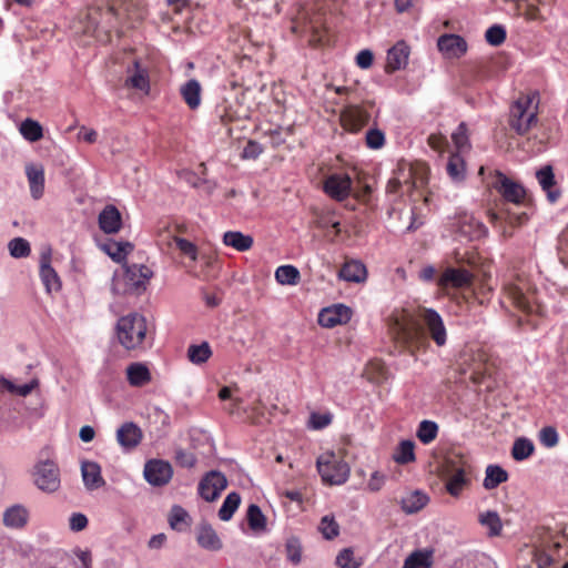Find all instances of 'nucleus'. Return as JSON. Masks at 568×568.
<instances>
[{"label":"nucleus","instance_id":"338daca9","mask_svg":"<svg viewBox=\"0 0 568 568\" xmlns=\"http://www.w3.org/2000/svg\"><path fill=\"white\" fill-rule=\"evenodd\" d=\"M88 525V518L85 515L81 513H74L71 515L69 519V526L73 531H81Z\"/></svg>","mask_w":568,"mask_h":568},{"label":"nucleus","instance_id":"412c9836","mask_svg":"<svg viewBox=\"0 0 568 568\" xmlns=\"http://www.w3.org/2000/svg\"><path fill=\"white\" fill-rule=\"evenodd\" d=\"M495 187L501 193L503 197L514 204H519L525 197V190L521 185L510 181L504 174L498 173V181Z\"/></svg>","mask_w":568,"mask_h":568},{"label":"nucleus","instance_id":"c85d7f7f","mask_svg":"<svg viewBox=\"0 0 568 568\" xmlns=\"http://www.w3.org/2000/svg\"><path fill=\"white\" fill-rule=\"evenodd\" d=\"M99 246L116 263L125 261L126 256L133 251V245L130 242H118L113 240H109Z\"/></svg>","mask_w":568,"mask_h":568},{"label":"nucleus","instance_id":"58836bf2","mask_svg":"<svg viewBox=\"0 0 568 568\" xmlns=\"http://www.w3.org/2000/svg\"><path fill=\"white\" fill-rule=\"evenodd\" d=\"M28 518L27 510L21 506L8 508L3 514V523L7 527L20 528L26 525Z\"/></svg>","mask_w":568,"mask_h":568},{"label":"nucleus","instance_id":"f8f14e48","mask_svg":"<svg viewBox=\"0 0 568 568\" xmlns=\"http://www.w3.org/2000/svg\"><path fill=\"white\" fill-rule=\"evenodd\" d=\"M226 486L227 480L225 476L220 471L212 470L200 481L199 494L206 501H213L221 495Z\"/></svg>","mask_w":568,"mask_h":568},{"label":"nucleus","instance_id":"cd10ccee","mask_svg":"<svg viewBox=\"0 0 568 568\" xmlns=\"http://www.w3.org/2000/svg\"><path fill=\"white\" fill-rule=\"evenodd\" d=\"M40 277L48 293L58 292L61 288L60 277L50 264V257L43 255L40 262Z\"/></svg>","mask_w":568,"mask_h":568},{"label":"nucleus","instance_id":"680f3d73","mask_svg":"<svg viewBox=\"0 0 568 568\" xmlns=\"http://www.w3.org/2000/svg\"><path fill=\"white\" fill-rule=\"evenodd\" d=\"M385 143V135L378 129H371L366 133V144L368 148L377 150Z\"/></svg>","mask_w":568,"mask_h":568},{"label":"nucleus","instance_id":"6ab92c4d","mask_svg":"<svg viewBox=\"0 0 568 568\" xmlns=\"http://www.w3.org/2000/svg\"><path fill=\"white\" fill-rule=\"evenodd\" d=\"M142 437L141 428L132 422L124 423L116 430V440L126 450L135 448L141 443Z\"/></svg>","mask_w":568,"mask_h":568},{"label":"nucleus","instance_id":"c9c22d12","mask_svg":"<svg viewBox=\"0 0 568 568\" xmlns=\"http://www.w3.org/2000/svg\"><path fill=\"white\" fill-rule=\"evenodd\" d=\"M274 277L281 285H297L301 281V273L294 265H281L275 270Z\"/></svg>","mask_w":568,"mask_h":568},{"label":"nucleus","instance_id":"2eb2a0df","mask_svg":"<svg viewBox=\"0 0 568 568\" xmlns=\"http://www.w3.org/2000/svg\"><path fill=\"white\" fill-rule=\"evenodd\" d=\"M369 118V113L358 105H347L341 113L343 126L351 132L359 131L368 123Z\"/></svg>","mask_w":568,"mask_h":568},{"label":"nucleus","instance_id":"7c9ffc66","mask_svg":"<svg viewBox=\"0 0 568 568\" xmlns=\"http://www.w3.org/2000/svg\"><path fill=\"white\" fill-rule=\"evenodd\" d=\"M223 243L239 252L248 251L253 246V237L239 231H227L223 235Z\"/></svg>","mask_w":568,"mask_h":568},{"label":"nucleus","instance_id":"13d9d810","mask_svg":"<svg viewBox=\"0 0 568 568\" xmlns=\"http://www.w3.org/2000/svg\"><path fill=\"white\" fill-rule=\"evenodd\" d=\"M486 41L491 45H500L506 39V30L501 26H493L485 33Z\"/></svg>","mask_w":568,"mask_h":568},{"label":"nucleus","instance_id":"20e7f679","mask_svg":"<svg viewBox=\"0 0 568 568\" xmlns=\"http://www.w3.org/2000/svg\"><path fill=\"white\" fill-rule=\"evenodd\" d=\"M392 329L395 338L404 344L412 353L414 349L420 348L427 343L418 322L407 311L394 314Z\"/></svg>","mask_w":568,"mask_h":568},{"label":"nucleus","instance_id":"393cba45","mask_svg":"<svg viewBox=\"0 0 568 568\" xmlns=\"http://www.w3.org/2000/svg\"><path fill=\"white\" fill-rule=\"evenodd\" d=\"M338 276L346 282L363 283L367 278V270L361 261L351 260L344 263Z\"/></svg>","mask_w":568,"mask_h":568},{"label":"nucleus","instance_id":"4c0bfd02","mask_svg":"<svg viewBox=\"0 0 568 568\" xmlns=\"http://www.w3.org/2000/svg\"><path fill=\"white\" fill-rule=\"evenodd\" d=\"M508 479V474L501 467L496 465H489L486 468L485 478H484V487L488 490L496 488L500 484L505 483Z\"/></svg>","mask_w":568,"mask_h":568},{"label":"nucleus","instance_id":"f03ea898","mask_svg":"<svg viewBox=\"0 0 568 568\" xmlns=\"http://www.w3.org/2000/svg\"><path fill=\"white\" fill-rule=\"evenodd\" d=\"M470 470L469 463L462 455L449 454L445 457L440 466V476L450 496L459 497L470 484Z\"/></svg>","mask_w":568,"mask_h":568},{"label":"nucleus","instance_id":"423d86ee","mask_svg":"<svg viewBox=\"0 0 568 568\" xmlns=\"http://www.w3.org/2000/svg\"><path fill=\"white\" fill-rule=\"evenodd\" d=\"M316 467L322 480L328 485H343L351 473L348 464L332 450L324 452L317 457Z\"/></svg>","mask_w":568,"mask_h":568},{"label":"nucleus","instance_id":"4468645a","mask_svg":"<svg viewBox=\"0 0 568 568\" xmlns=\"http://www.w3.org/2000/svg\"><path fill=\"white\" fill-rule=\"evenodd\" d=\"M352 180L346 174H332L324 182L325 193L336 201L345 200L351 192Z\"/></svg>","mask_w":568,"mask_h":568},{"label":"nucleus","instance_id":"3c124183","mask_svg":"<svg viewBox=\"0 0 568 568\" xmlns=\"http://www.w3.org/2000/svg\"><path fill=\"white\" fill-rule=\"evenodd\" d=\"M447 173L456 181L460 182L465 178V164L459 154H453L447 163Z\"/></svg>","mask_w":568,"mask_h":568},{"label":"nucleus","instance_id":"9b49d317","mask_svg":"<svg viewBox=\"0 0 568 568\" xmlns=\"http://www.w3.org/2000/svg\"><path fill=\"white\" fill-rule=\"evenodd\" d=\"M143 475L150 485L160 487L166 485L171 480L173 476V468L169 462L151 459L145 464Z\"/></svg>","mask_w":568,"mask_h":568},{"label":"nucleus","instance_id":"774afa93","mask_svg":"<svg viewBox=\"0 0 568 568\" xmlns=\"http://www.w3.org/2000/svg\"><path fill=\"white\" fill-rule=\"evenodd\" d=\"M384 484L385 476L379 471H374L367 481V489L372 493H377L383 488Z\"/></svg>","mask_w":568,"mask_h":568},{"label":"nucleus","instance_id":"473e14b6","mask_svg":"<svg viewBox=\"0 0 568 568\" xmlns=\"http://www.w3.org/2000/svg\"><path fill=\"white\" fill-rule=\"evenodd\" d=\"M536 178L542 187V190L547 193L548 200L554 203L559 197V192L551 190L555 184V175L551 166L547 165L541 168L536 172Z\"/></svg>","mask_w":568,"mask_h":568},{"label":"nucleus","instance_id":"49530a36","mask_svg":"<svg viewBox=\"0 0 568 568\" xmlns=\"http://www.w3.org/2000/svg\"><path fill=\"white\" fill-rule=\"evenodd\" d=\"M241 503V497L237 493H230L224 499L220 510L219 517L223 521H227L232 518L235 510L239 508Z\"/></svg>","mask_w":568,"mask_h":568},{"label":"nucleus","instance_id":"0eeeda50","mask_svg":"<svg viewBox=\"0 0 568 568\" xmlns=\"http://www.w3.org/2000/svg\"><path fill=\"white\" fill-rule=\"evenodd\" d=\"M537 93L518 98L510 109V126L518 133L525 134L537 121Z\"/></svg>","mask_w":568,"mask_h":568},{"label":"nucleus","instance_id":"c756f323","mask_svg":"<svg viewBox=\"0 0 568 568\" xmlns=\"http://www.w3.org/2000/svg\"><path fill=\"white\" fill-rule=\"evenodd\" d=\"M196 540L202 548L211 551H217L223 546L216 531L209 525H203L197 529Z\"/></svg>","mask_w":568,"mask_h":568},{"label":"nucleus","instance_id":"864d4df0","mask_svg":"<svg viewBox=\"0 0 568 568\" xmlns=\"http://www.w3.org/2000/svg\"><path fill=\"white\" fill-rule=\"evenodd\" d=\"M8 247L11 256L16 258L26 257L31 252L29 242L22 237L11 240Z\"/></svg>","mask_w":568,"mask_h":568},{"label":"nucleus","instance_id":"72a5a7b5","mask_svg":"<svg viewBox=\"0 0 568 568\" xmlns=\"http://www.w3.org/2000/svg\"><path fill=\"white\" fill-rule=\"evenodd\" d=\"M428 503V497L419 490H415L406 495L400 500V506L404 513L415 514L423 509Z\"/></svg>","mask_w":568,"mask_h":568},{"label":"nucleus","instance_id":"5fc2aeb1","mask_svg":"<svg viewBox=\"0 0 568 568\" xmlns=\"http://www.w3.org/2000/svg\"><path fill=\"white\" fill-rule=\"evenodd\" d=\"M172 242L179 248V251L192 262L197 260V247L194 243L178 236L172 237Z\"/></svg>","mask_w":568,"mask_h":568},{"label":"nucleus","instance_id":"8fccbe9b","mask_svg":"<svg viewBox=\"0 0 568 568\" xmlns=\"http://www.w3.org/2000/svg\"><path fill=\"white\" fill-rule=\"evenodd\" d=\"M307 31L310 32V42L313 45H320L325 42V28L320 17L308 22Z\"/></svg>","mask_w":568,"mask_h":568},{"label":"nucleus","instance_id":"0e129e2a","mask_svg":"<svg viewBox=\"0 0 568 568\" xmlns=\"http://www.w3.org/2000/svg\"><path fill=\"white\" fill-rule=\"evenodd\" d=\"M263 152V148L256 141H248L243 149L242 158L243 159H256Z\"/></svg>","mask_w":568,"mask_h":568},{"label":"nucleus","instance_id":"79ce46f5","mask_svg":"<svg viewBox=\"0 0 568 568\" xmlns=\"http://www.w3.org/2000/svg\"><path fill=\"white\" fill-rule=\"evenodd\" d=\"M438 430L439 427L437 423L429 419H424L417 427L416 436L424 445H428L436 439Z\"/></svg>","mask_w":568,"mask_h":568},{"label":"nucleus","instance_id":"ea45409f","mask_svg":"<svg viewBox=\"0 0 568 568\" xmlns=\"http://www.w3.org/2000/svg\"><path fill=\"white\" fill-rule=\"evenodd\" d=\"M561 547L560 541H554L547 549L537 550L535 554V562L538 568H547L550 565H555L557 556L555 552Z\"/></svg>","mask_w":568,"mask_h":568},{"label":"nucleus","instance_id":"c03bdc74","mask_svg":"<svg viewBox=\"0 0 568 568\" xmlns=\"http://www.w3.org/2000/svg\"><path fill=\"white\" fill-rule=\"evenodd\" d=\"M247 523L253 531L261 532L266 529V518L257 505H250L247 508Z\"/></svg>","mask_w":568,"mask_h":568},{"label":"nucleus","instance_id":"7ed1b4c3","mask_svg":"<svg viewBox=\"0 0 568 568\" xmlns=\"http://www.w3.org/2000/svg\"><path fill=\"white\" fill-rule=\"evenodd\" d=\"M504 293L515 307L526 314L544 315L546 312L536 292H531L527 281L521 277H511L506 281L504 284Z\"/></svg>","mask_w":568,"mask_h":568},{"label":"nucleus","instance_id":"39448f33","mask_svg":"<svg viewBox=\"0 0 568 568\" xmlns=\"http://www.w3.org/2000/svg\"><path fill=\"white\" fill-rule=\"evenodd\" d=\"M148 325L143 315L131 313L122 316L116 324V336L126 349L139 348L146 336Z\"/></svg>","mask_w":568,"mask_h":568},{"label":"nucleus","instance_id":"a19ab883","mask_svg":"<svg viewBox=\"0 0 568 568\" xmlns=\"http://www.w3.org/2000/svg\"><path fill=\"white\" fill-rule=\"evenodd\" d=\"M105 16L109 18L111 27H115L118 24H125V19L130 18L128 7L120 1L110 4L105 11Z\"/></svg>","mask_w":568,"mask_h":568},{"label":"nucleus","instance_id":"9d476101","mask_svg":"<svg viewBox=\"0 0 568 568\" xmlns=\"http://www.w3.org/2000/svg\"><path fill=\"white\" fill-rule=\"evenodd\" d=\"M419 317L435 344L438 347L444 346L447 342V331L442 316L433 308H422Z\"/></svg>","mask_w":568,"mask_h":568},{"label":"nucleus","instance_id":"6e6552de","mask_svg":"<svg viewBox=\"0 0 568 568\" xmlns=\"http://www.w3.org/2000/svg\"><path fill=\"white\" fill-rule=\"evenodd\" d=\"M151 276L152 271L146 265H126L122 275L114 276L113 291L118 294H125L141 288L144 290Z\"/></svg>","mask_w":568,"mask_h":568},{"label":"nucleus","instance_id":"e2e57ef3","mask_svg":"<svg viewBox=\"0 0 568 568\" xmlns=\"http://www.w3.org/2000/svg\"><path fill=\"white\" fill-rule=\"evenodd\" d=\"M558 250L561 262L568 265V225L559 236Z\"/></svg>","mask_w":568,"mask_h":568},{"label":"nucleus","instance_id":"4be33fe9","mask_svg":"<svg viewBox=\"0 0 568 568\" xmlns=\"http://www.w3.org/2000/svg\"><path fill=\"white\" fill-rule=\"evenodd\" d=\"M81 474L83 484L88 490L99 489L105 484V480L101 475V467L95 462H82Z\"/></svg>","mask_w":568,"mask_h":568},{"label":"nucleus","instance_id":"bb28decb","mask_svg":"<svg viewBox=\"0 0 568 568\" xmlns=\"http://www.w3.org/2000/svg\"><path fill=\"white\" fill-rule=\"evenodd\" d=\"M180 94L191 110H196L202 102V87L196 79H190L180 88Z\"/></svg>","mask_w":568,"mask_h":568},{"label":"nucleus","instance_id":"a211bd4d","mask_svg":"<svg viewBox=\"0 0 568 568\" xmlns=\"http://www.w3.org/2000/svg\"><path fill=\"white\" fill-rule=\"evenodd\" d=\"M409 47L404 41H398L387 51L386 72L404 69L408 64Z\"/></svg>","mask_w":568,"mask_h":568},{"label":"nucleus","instance_id":"37998d69","mask_svg":"<svg viewBox=\"0 0 568 568\" xmlns=\"http://www.w3.org/2000/svg\"><path fill=\"white\" fill-rule=\"evenodd\" d=\"M397 464L405 465L415 460V444L412 440H402L397 446L394 455Z\"/></svg>","mask_w":568,"mask_h":568},{"label":"nucleus","instance_id":"a878e982","mask_svg":"<svg viewBox=\"0 0 568 568\" xmlns=\"http://www.w3.org/2000/svg\"><path fill=\"white\" fill-rule=\"evenodd\" d=\"M129 75L125 79V85L144 92L150 91V80L146 69L141 68L138 61L134 62L133 68L128 70Z\"/></svg>","mask_w":568,"mask_h":568},{"label":"nucleus","instance_id":"603ef678","mask_svg":"<svg viewBox=\"0 0 568 568\" xmlns=\"http://www.w3.org/2000/svg\"><path fill=\"white\" fill-rule=\"evenodd\" d=\"M335 562L339 568H359L363 564L362 559L355 557L352 548L342 549Z\"/></svg>","mask_w":568,"mask_h":568},{"label":"nucleus","instance_id":"052dcab7","mask_svg":"<svg viewBox=\"0 0 568 568\" xmlns=\"http://www.w3.org/2000/svg\"><path fill=\"white\" fill-rule=\"evenodd\" d=\"M558 433L556 428L548 426L544 427L539 432V442L541 445H544L547 448L555 447L558 444Z\"/></svg>","mask_w":568,"mask_h":568},{"label":"nucleus","instance_id":"a18cd8bd","mask_svg":"<svg viewBox=\"0 0 568 568\" xmlns=\"http://www.w3.org/2000/svg\"><path fill=\"white\" fill-rule=\"evenodd\" d=\"M432 564V552L418 550L405 559L403 568H429Z\"/></svg>","mask_w":568,"mask_h":568},{"label":"nucleus","instance_id":"f3484780","mask_svg":"<svg viewBox=\"0 0 568 568\" xmlns=\"http://www.w3.org/2000/svg\"><path fill=\"white\" fill-rule=\"evenodd\" d=\"M26 175L29 183L30 194L33 200H39L44 194V168L40 163H28Z\"/></svg>","mask_w":568,"mask_h":568},{"label":"nucleus","instance_id":"4d7b16f0","mask_svg":"<svg viewBox=\"0 0 568 568\" xmlns=\"http://www.w3.org/2000/svg\"><path fill=\"white\" fill-rule=\"evenodd\" d=\"M318 529L326 539H333L339 534V526L332 516H324Z\"/></svg>","mask_w":568,"mask_h":568},{"label":"nucleus","instance_id":"b1692460","mask_svg":"<svg viewBox=\"0 0 568 568\" xmlns=\"http://www.w3.org/2000/svg\"><path fill=\"white\" fill-rule=\"evenodd\" d=\"M471 283V274L464 268H453L448 267L440 275L438 280V285L440 287H464Z\"/></svg>","mask_w":568,"mask_h":568},{"label":"nucleus","instance_id":"f704fd0d","mask_svg":"<svg viewBox=\"0 0 568 568\" xmlns=\"http://www.w3.org/2000/svg\"><path fill=\"white\" fill-rule=\"evenodd\" d=\"M478 523L488 529L490 537L499 536L503 530V523L497 511L487 510L478 515Z\"/></svg>","mask_w":568,"mask_h":568},{"label":"nucleus","instance_id":"69168bd1","mask_svg":"<svg viewBox=\"0 0 568 568\" xmlns=\"http://www.w3.org/2000/svg\"><path fill=\"white\" fill-rule=\"evenodd\" d=\"M38 386V381L33 379L30 383L23 384V385H14L9 383L8 389L12 393H16L20 396H27L29 395L36 387Z\"/></svg>","mask_w":568,"mask_h":568},{"label":"nucleus","instance_id":"09e8293b","mask_svg":"<svg viewBox=\"0 0 568 568\" xmlns=\"http://www.w3.org/2000/svg\"><path fill=\"white\" fill-rule=\"evenodd\" d=\"M534 444L530 439L518 438L515 440L511 449V455L516 460L527 459L534 453Z\"/></svg>","mask_w":568,"mask_h":568},{"label":"nucleus","instance_id":"bf43d9fd","mask_svg":"<svg viewBox=\"0 0 568 568\" xmlns=\"http://www.w3.org/2000/svg\"><path fill=\"white\" fill-rule=\"evenodd\" d=\"M452 139L458 152H464L469 148L467 128L465 123H460L457 130L453 133Z\"/></svg>","mask_w":568,"mask_h":568},{"label":"nucleus","instance_id":"ddd939ff","mask_svg":"<svg viewBox=\"0 0 568 568\" xmlns=\"http://www.w3.org/2000/svg\"><path fill=\"white\" fill-rule=\"evenodd\" d=\"M437 48L447 59H458L467 51V42L458 34L446 33L438 38Z\"/></svg>","mask_w":568,"mask_h":568},{"label":"nucleus","instance_id":"5701e85b","mask_svg":"<svg viewBox=\"0 0 568 568\" xmlns=\"http://www.w3.org/2000/svg\"><path fill=\"white\" fill-rule=\"evenodd\" d=\"M99 226L106 234L118 233L122 226V219L114 205H106L99 214Z\"/></svg>","mask_w":568,"mask_h":568},{"label":"nucleus","instance_id":"2f4dec72","mask_svg":"<svg viewBox=\"0 0 568 568\" xmlns=\"http://www.w3.org/2000/svg\"><path fill=\"white\" fill-rule=\"evenodd\" d=\"M126 378L130 385L140 387L151 381V374L144 364L133 363L126 367Z\"/></svg>","mask_w":568,"mask_h":568},{"label":"nucleus","instance_id":"aec40b11","mask_svg":"<svg viewBox=\"0 0 568 568\" xmlns=\"http://www.w3.org/2000/svg\"><path fill=\"white\" fill-rule=\"evenodd\" d=\"M458 231L469 240H479L488 234L485 224L470 214H463L459 217Z\"/></svg>","mask_w":568,"mask_h":568},{"label":"nucleus","instance_id":"e433bc0d","mask_svg":"<svg viewBox=\"0 0 568 568\" xmlns=\"http://www.w3.org/2000/svg\"><path fill=\"white\" fill-rule=\"evenodd\" d=\"M212 349L207 342L201 344H192L187 348V358L194 365L206 363L212 356Z\"/></svg>","mask_w":568,"mask_h":568},{"label":"nucleus","instance_id":"de8ad7c7","mask_svg":"<svg viewBox=\"0 0 568 568\" xmlns=\"http://www.w3.org/2000/svg\"><path fill=\"white\" fill-rule=\"evenodd\" d=\"M20 133L26 140L30 142H36L43 135L42 126L40 123L31 119H27L21 123Z\"/></svg>","mask_w":568,"mask_h":568},{"label":"nucleus","instance_id":"dca6fc26","mask_svg":"<svg viewBox=\"0 0 568 568\" xmlns=\"http://www.w3.org/2000/svg\"><path fill=\"white\" fill-rule=\"evenodd\" d=\"M351 308L343 304H338L322 310L318 315V323L323 327L331 328L336 325L347 323L351 320Z\"/></svg>","mask_w":568,"mask_h":568},{"label":"nucleus","instance_id":"f257e3e1","mask_svg":"<svg viewBox=\"0 0 568 568\" xmlns=\"http://www.w3.org/2000/svg\"><path fill=\"white\" fill-rule=\"evenodd\" d=\"M426 172L424 164L399 162L386 185V193L395 197L413 196L414 191L427 182Z\"/></svg>","mask_w":568,"mask_h":568},{"label":"nucleus","instance_id":"6e6d98bb","mask_svg":"<svg viewBox=\"0 0 568 568\" xmlns=\"http://www.w3.org/2000/svg\"><path fill=\"white\" fill-rule=\"evenodd\" d=\"M285 551H286L287 559L292 564H294V565L300 564V561L302 559V546H301V541L297 538L291 537L286 540Z\"/></svg>","mask_w":568,"mask_h":568},{"label":"nucleus","instance_id":"1a4fd4ad","mask_svg":"<svg viewBox=\"0 0 568 568\" xmlns=\"http://www.w3.org/2000/svg\"><path fill=\"white\" fill-rule=\"evenodd\" d=\"M32 480L44 493L57 491L61 484L58 465L50 459L38 462L32 468Z\"/></svg>","mask_w":568,"mask_h":568}]
</instances>
